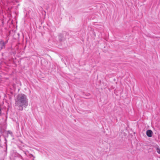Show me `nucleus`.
<instances>
[{
    "instance_id": "obj_1",
    "label": "nucleus",
    "mask_w": 160,
    "mask_h": 160,
    "mask_svg": "<svg viewBox=\"0 0 160 160\" xmlns=\"http://www.w3.org/2000/svg\"><path fill=\"white\" fill-rule=\"evenodd\" d=\"M15 104L20 111H22L23 108H27L28 105V99L26 95L24 94L18 95L15 100Z\"/></svg>"
},
{
    "instance_id": "obj_2",
    "label": "nucleus",
    "mask_w": 160,
    "mask_h": 160,
    "mask_svg": "<svg viewBox=\"0 0 160 160\" xmlns=\"http://www.w3.org/2000/svg\"><path fill=\"white\" fill-rule=\"evenodd\" d=\"M0 22H1L2 25L4 24V16L3 15L4 12V9L7 6L2 0H0Z\"/></svg>"
},
{
    "instance_id": "obj_3",
    "label": "nucleus",
    "mask_w": 160,
    "mask_h": 160,
    "mask_svg": "<svg viewBox=\"0 0 160 160\" xmlns=\"http://www.w3.org/2000/svg\"><path fill=\"white\" fill-rule=\"evenodd\" d=\"M1 135L3 137V138H8L10 135L11 137L12 136L13 133L10 130L5 131L3 132H1L0 133Z\"/></svg>"
},
{
    "instance_id": "obj_4",
    "label": "nucleus",
    "mask_w": 160,
    "mask_h": 160,
    "mask_svg": "<svg viewBox=\"0 0 160 160\" xmlns=\"http://www.w3.org/2000/svg\"><path fill=\"white\" fill-rule=\"evenodd\" d=\"M64 34H65L66 35L68 34V33L64 31L63 33H60L58 35V40L60 42L64 41L66 39V38L64 36Z\"/></svg>"
},
{
    "instance_id": "obj_5",
    "label": "nucleus",
    "mask_w": 160,
    "mask_h": 160,
    "mask_svg": "<svg viewBox=\"0 0 160 160\" xmlns=\"http://www.w3.org/2000/svg\"><path fill=\"white\" fill-rule=\"evenodd\" d=\"M4 140L5 141V142H4V145H2L3 147L2 148H3L2 151L4 153V154L5 155H6L7 154V142L8 141L7 140V138H4Z\"/></svg>"
},
{
    "instance_id": "obj_6",
    "label": "nucleus",
    "mask_w": 160,
    "mask_h": 160,
    "mask_svg": "<svg viewBox=\"0 0 160 160\" xmlns=\"http://www.w3.org/2000/svg\"><path fill=\"white\" fill-rule=\"evenodd\" d=\"M7 125L6 123H3L2 124H0V133L1 132H3L4 130L6 131Z\"/></svg>"
},
{
    "instance_id": "obj_7",
    "label": "nucleus",
    "mask_w": 160,
    "mask_h": 160,
    "mask_svg": "<svg viewBox=\"0 0 160 160\" xmlns=\"http://www.w3.org/2000/svg\"><path fill=\"white\" fill-rule=\"evenodd\" d=\"M24 153L26 156H27L29 158L31 159V160L27 159L26 160H34L35 157L32 154L28 153V151H24Z\"/></svg>"
},
{
    "instance_id": "obj_8",
    "label": "nucleus",
    "mask_w": 160,
    "mask_h": 160,
    "mask_svg": "<svg viewBox=\"0 0 160 160\" xmlns=\"http://www.w3.org/2000/svg\"><path fill=\"white\" fill-rule=\"evenodd\" d=\"M6 43L2 39H1L0 41V50L5 48Z\"/></svg>"
},
{
    "instance_id": "obj_9",
    "label": "nucleus",
    "mask_w": 160,
    "mask_h": 160,
    "mask_svg": "<svg viewBox=\"0 0 160 160\" xmlns=\"http://www.w3.org/2000/svg\"><path fill=\"white\" fill-rule=\"evenodd\" d=\"M146 134L149 137H151L152 136V132L151 130H148L146 132Z\"/></svg>"
},
{
    "instance_id": "obj_10",
    "label": "nucleus",
    "mask_w": 160,
    "mask_h": 160,
    "mask_svg": "<svg viewBox=\"0 0 160 160\" xmlns=\"http://www.w3.org/2000/svg\"><path fill=\"white\" fill-rule=\"evenodd\" d=\"M9 39L8 36H7L6 38L5 41H4V42H5L6 44L8 42Z\"/></svg>"
},
{
    "instance_id": "obj_11",
    "label": "nucleus",
    "mask_w": 160,
    "mask_h": 160,
    "mask_svg": "<svg viewBox=\"0 0 160 160\" xmlns=\"http://www.w3.org/2000/svg\"><path fill=\"white\" fill-rule=\"evenodd\" d=\"M2 136L1 135V134L0 135V148H2L3 147L2 145V142L1 140V137Z\"/></svg>"
},
{
    "instance_id": "obj_12",
    "label": "nucleus",
    "mask_w": 160,
    "mask_h": 160,
    "mask_svg": "<svg viewBox=\"0 0 160 160\" xmlns=\"http://www.w3.org/2000/svg\"><path fill=\"white\" fill-rule=\"evenodd\" d=\"M157 151L158 153L160 154V149L158 148L157 149Z\"/></svg>"
},
{
    "instance_id": "obj_13",
    "label": "nucleus",
    "mask_w": 160,
    "mask_h": 160,
    "mask_svg": "<svg viewBox=\"0 0 160 160\" xmlns=\"http://www.w3.org/2000/svg\"><path fill=\"white\" fill-rule=\"evenodd\" d=\"M2 108L1 107H0V116H1L2 115Z\"/></svg>"
},
{
    "instance_id": "obj_14",
    "label": "nucleus",
    "mask_w": 160,
    "mask_h": 160,
    "mask_svg": "<svg viewBox=\"0 0 160 160\" xmlns=\"http://www.w3.org/2000/svg\"><path fill=\"white\" fill-rule=\"evenodd\" d=\"M90 95V94L89 93H88L87 94V96H89Z\"/></svg>"
},
{
    "instance_id": "obj_15",
    "label": "nucleus",
    "mask_w": 160,
    "mask_h": 160,
    "mask_svg": "<svg viewBox=\"0 0 160 160\" xmlns=\"http://www.w3.org/2000/svg\"><path fill=\"white\" fill-rule=\"evenodd\" d=\"M0 160H4L3 159L1 158V159H0Z\"/></svg>"
}]
</instances>
